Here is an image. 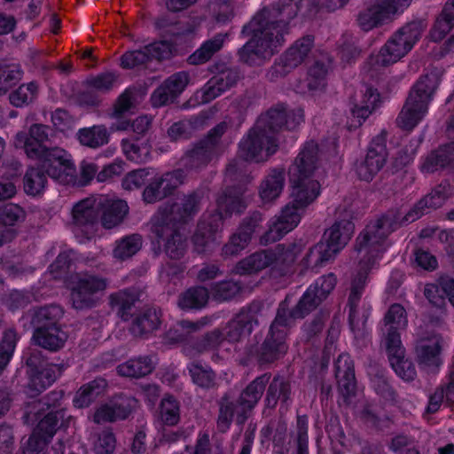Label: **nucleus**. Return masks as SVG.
Segmentation results:
<instances>
[{"mask_svg":"<svg viewBox=\"0 0 454 454\" xmlns=\"http://www.w3.org/2000/svg\"><path fill=\"white\" fill-rule=\"evenodd\" d=\"M201 196L198 192L184 195L179 202L160 206L151 219V231L158 239L153 251L155 256L163 252L168 258L181 260L187 253L189 243L180 227L188 223L199 213Z\"/></svg>","mask_w":454,"mask_h":454,"instance_id":"f257e3e1","label":"nucleus"},{"mask_svg":"<svg viewBox=\"0 0 454 454\" xmlns=\"http://www.w3.org/2000/svg\"><path fill=\"white\" fill-rule=\"evenodd\" d=\"M282 6L278 4L263 7L242 27L241 35L251 37L238 51L241 63L254 66L278 51L284 40Z\"/></svg>","mask_w":454,"mask_h":454,"instance_id":"f03ea898","label":"nucleus"},{"mask_svg":"<svg viewBox=\"0 0 454 454\" xmlns=\"http://www.w3.org/2000/svg\"><path fill=\"white\" fill-rule=\"evenodd\" d=\"M268 380L269 377L266 374L259 376L242 390L238 398L231 391H228L216 401V428L219 433H226L234 419L238 425L242 426L246 423L261 399Z\"/></svg>","mask_w":454,"mask_h":454,"instance_id":"7ed1b4c3","label":"nucleus"},{"mask_svg":"<svg viewBox=\"0 0 454 454\" xmlns=\"http://www.w3.org/2000/svg\"><path fill=\"white\" fill-rule=\"evenodd\" d=\"M35 160L37 163L28 167L23 176L26 194L33 197L41 195L48 184V177L62 184H76V169L71 160L49 161V166L43 162L44 159Z\"/></svg>","mask_w":454,"mask_h":454,"instance_id":"20e7f679","label":"nucleus"},{"mask_svg":"<svg viewBox=\"0 0 454 454\" xmlns=\"http://www.w3.org/2000/svg\"><path fill=\"white\" fill-rule=\"evenodd\" d=\"M355 230L354 223L348 219L336 221L323 234L322 240L314 246L298 264L299 275H302L313 261L315 266L329 262L348 244Z\"/></svg>","mask_w":454,"mask_h":454,"instance_id":"39448f33","label":"nucleus"},{"mask_svg":"<svg viewBox=\"0 0 454 454\" xmlns=\"http://www.w3.org/2000/svg\"><path fill=\"white\" fill-rule=\"evenodd\" d=\"M284 347V301L279 303L276 317L262 344H250L245 348L239 364L249 366L255 363L262 367L277 361Z\"/></svg>","mask_w":454,"mask_h":454,"instance_id":"423d86ee","label":"nucleus"},{"mask_svg":"<svg viewBox=\"0 0 454 454\" xmlns=\"http://www.w3.org/2000/svg\"><path fill=\"white\" fill-rule=\"evenodd\" d=\"M52 133L51 127L35 123L28 129V133L20 132L16 135V146H21L27 156L30 159H44L43 162L49 166V161L70 160L67 153L58 146H47Z\"/></svg>","mask_w":454,"mask_h":454,"instance_id":"0eeeda50","label":"nucleus"},{"mask_svg":"<svg viewBox=\"0 0 454 454\" xmlns=\"http://www.w3.org/2000/svg\"><path fill=\"white\" fill-rule=\"evenodd\" d=\"M290 201L286 205V233L294 230L301 216L320 193L318 181L309 177L289 176Z\"/></svg>","mask_w":454,"mask_h":454,"instance_id":"6e6552de","label":"nucleus"},{"mask_svg":"<svg viewBox=\"0 0 454 454\" xmlns=\"http://www.w3.org/2000/svg\"><path fill=\"white\" fill-rule=\"evenodd\" d=\"M425 28L426 25L420 20L406 23L381 48L378 62L383 67L396 63L411 50Z\"/></svg>","mask_w":454,"mask_h":454,"instance_id":"1a4fd4ad","label":"nucleus"},{"mask_svg":"<svg viewBox=\"0 0 454 454\" xmlns=\"http://www.w3.org/2000/svg\"><path fill=\"white\" fill-rule=\"evenodd\" d=\"M229 129L226 121H221L212 128L206 136L186 151L182 161L190 169L202 168L221 153L222 137Z\"/></svg>","mask_w":454,"mask_h":454,"instance_id":"9d476101","label":"nucleus"},{"mask_svg":"<svg viewBox=\"0 0 454 454\" xmlns=\"http://www.w3.org/2000/svg\"><path fill=\"white\" fill-rule=\"evenodd\" d=\"M279 148L278 138L253 126L239 144L238 155L246 162L267 161Z\"/></svg>","mask_w":454,"mask_h":454,"instance_id":"9b49d317","label":"nucleus"},{"mask_svg":"<svg viewBox=\"0 0 454 454\" xmlns=\"http://www.w3.org/2000/svg\"><path fill=\"white\" fill-rule=\"evenodd\" d=\"M412 0H382L377 4H372L361 12L357 21L364 31L391 21L395 14L402 13L407 9Z\"/></svg>","mask_w":454,"mask_h":454,"instance_id":"f8f14e48","label":"nucleus"},{"mask_svg":"<svg viewBox=\"0 0 454 454\" xmlns=\"http://www.w3.org/2000/svg\"><path fill=\"white\" fill-rule=\"evenodd\" d=\"M71 288V301L76 309H90L96 305V294L106 288V278L89 274H78Z\"/></svg>","mask_w":454,"mask_h":454,"instance_id":"ddd939ff","label":"nucleus"},{"mask_svg":"<svg viewBox=\"0 0 454 454\" xmlns=\"http://www.w3.org/2000/svg\"><path fill=\"white\" fill-rule=\"evenodd\" d=\"M335 285L336 278L334 274L329 273L324 276L320 284L316 282L307 289L297 305L290 311V317L293 318L303 317L305 315L314 310L326 299L329 294L333 290Z\"/></svg>","mask_w":454,"mask_h":454,"instance_id":"4468645a","label":"nucleus"},{"mask_svg":"<svg viewBox=\"0 0 454 454\" xmlns=\"http://www.w3.org/2000/svg\"><path fill=\"white\" fill-rule=\"evenodd\" d=\"M184 170L176 169L153 178L144 189L143 200L153 204L164 200L174 193L184 183Z\"/></svg>","mask_w":454,"mask_h":454,"instance_id":"2eb2a0df","label":"nucleus"},{"mask_svg":"<svg viewBox=\"0 0 454 454\" xmlns=\"http://www.w3.org/2000/svg\"><path fill=\"white\" fill-rule=\"evenodd\" d=\"M387 152L383 135L377 136L371 143L366 156L356 164L359 179L370 182L383 168L387 161Z\"/></svg>","mask_w":454,"mask_h":454,"instance_id":"dca6fc26","label":"nucleus"},{"mask_svg":"<svg viewBox=\"0 0 454 454\" xmlns=\"http://www.w3.org/2000/svg\"><path fill=\"white\" fill-rule=\"evenodd\" d=\"M224 219L226 217L217 207L202 215L192 237L194 248L198 253L205 252L207 245L215 239V234L222 231Z\"/></svg>","mask_w":454,"mask_h":454,"instance_id":"f3484780","label":"nucleus"},{"mask_svg":"<svg viewBox=\"0 0 454 454\" xmlns=\"http://www.w3.org/2000/svg\"><path fill=\"white\" fill-rule=\"evenodd\" d=\"M396 215L388 211L381 215L374 222H371L364 233L356 239V250L361 251L364 247L382 243L393 231V226L396 223Z\"/></svg>","mask_w":454,"mask_h":454,"instance_id":"a211bd4d","label":"nucleus"},{"mask_svg":"<svg viewBox=\"0 0 454 454\" xmlns=\"http://www.w3.org/2000/svg\"><path fill=\"white\" fill-rule=\"evenodd\" d=\"M98 199L86 198L75 203L72 208V224L90 239L97 231L99 215Z\"/></svg>","mask_w":454,"mask_h":454,"instance_id":"6ab92c4d","label":"nucleus"},{"mask_svg":"<svg viewBox=\"0 0 454 454\" xmlns=\"http://www.w3.org/2000/svg\"><path fill=\"white\" fill-rule=\"evenodd\" d=\"M190 81V75L185 71L173 74L166 79L151 96L154 107L172 104L184 90Z\"/></svg>","mask_w":454,"mask_h":454,"instance_id":"aec40b11","label":"nucleus"},{"mask_svg":"<svg viewBox=\"0 0 454 454\" xmlns=\"http://www.w3.org/2000/svg\"><path fill=\"white\" fill-rule=\"evenodd\" d=\"M137 401L131 395H120L110 403L101 405L94 413L93 421L97 424L125 419L136 409Z\"/></svg>","mask_w":454,"mask_h":454,"instance_id":"412c9836","label":"nucleus"},{"mask_svg":"<svg viewBox=\"0 0 454 454\" xmlns=\"http://www.w3.org/2000/svg\"><path fill=\"white\" fill-rule=\"evenodd\" d=\"M284 254V246L278 244L275 249H263L239 261L235 266L236 273L249 275L256 273L277 262Z\"/></svg>","mask_w":454,"mask_h":454,"instance_id":"4be33fe9","label":"nucleus"},{"mask_svg":"<svg viewBox=\"0 0 454 454\" xmlns=\"http://www.w3.org/2000/svg\"><path fill=\"white\" fill-rule=\"evenodd\" d=\"M442 338L439 335L419 339L415 346L419 364L435 372L442 364Z\"/></svg>","mask_w":454,"mask_h":454,"instance_id":"5701e85b","label":"nucleus"},{"mask_svg":"<svg viewBox=\"0 0 454 454\" xmlns=\"http://www.w3.org/2000/svg\"><path fill=\"white\" fill-rule=\"evenodd\" d=\"M319 147L314 140L308 141L289 168V176L313 178L319 160Z\"/></svg>","mask_w":454,"mask_h":454,"instance_id":"b1692460","label":"nucleus"},{"mask_svg":"<svg viewBox=\"0 0 454 454\" xmlns=\"http://www.w3.org/2000/svg\"><path fill=\"white\" fill-rule=\"evenodd\" d=\"M97 207L100 215V223L105 229H113L120 225L129 213V206L122 200H110L106 197L98 199Z\"/></svg>","mask_w":454,"mask_h":454,"instance_id":"393cba45","label":"nucleus"},{"mask_svg":"<svg viewBox=\"0 0 454 454\" xmlns=\"http://www.w3.org/2000/svg\"><path fill=\"white\" fill-rule=\"evenodd\" d=\"M161 310L153 307L144 308L132 318L130 333L137 338H148L161 324Z\"/></svg>","mask_w":454,"mask_h":454,"instance_id":"a878e982","label":"nucleus"},{"mask_svg":"<svg viewBox=\"0 0 454 454\" xmlns=\"http://www.w3.org/2000/svg\"><path fill=\"white\" fill-rule=\"evenodd\" d=\"M140 296L141 292L137 288L121 290L110 295V305L123 321H129L138 312L137 304L140 303Z\"/></svg>","mask_w":454,"mask_h":454,"instance_id":"bb28decb","label":"nucleus"},{"mask_svg":"<svg viewBox=\"0 0 454 454\" xmlns=\"http://www.w3.org/2000/svg\"><path fill=\"white\" fill-rule=\"evenodd\" d=\"M448 190L445 185L436 186L430 193L423 197L414 207L403 217L402 223H412L421 217L427 209L440 207L448 198Z\"/></svg>","mask_w":454,"mask_h":454,"instance_id":"cd10ccee","label":"nucleus"},{"mask_svg":"<svg viewBox=\"0 0 454 454\" xmlns=\"http://www.w3.org/2000/svg\"><path fill=\"white\" fill-rule=\"evenodd\" d=\"M247 190L225 188L216 199V207L228 218L232 214L241 215L247 207L243 197Z\"/></svg>","mask_w":454,"mask_h":454,"instance_id":"c85d7f7f","label":"nucleus"},{"mask_svg":"<svg viewBox=\"0 0 454 454\" xmlns=\"http://www.w3.org/2000/svg\"><path fill=\"white\" fill-rule=\"evenodd\" d=\"M64 309L57 304L36 307L33 309L30 324L34 330L60 327Z\"/></svg>","mask_w":454,"mask_h":454,"instance_id":"c756f323","label":"nucleus"},{"mask_svg":"<svg viewBox=\"0 0 454 454\" xmlns=\"http://www.w3.org/2000/svg\"><path fill=\"white\" fill-rule=\"evenodd\" d=\"M380 101V93L377 90L367 88L364 94L354 95L351 98L353 118L356 119V126H361L363 121L369 117L376 104Z\"/></svg>","mask_w":454,"mask_h":454,"instance_id":"7c9ffc66","label":"nucleus"},{"mask_svg":"<svg viewBox=\"0 0 454 454\" xmlns=\"http://www.w3.org/2000/svg\"><path fill=\"white\" fill-rule=\"evenodd\" d=\"M439 83L440 74L436 71L427 73L419 77L411 88L408 97L411 98V100H416L428 107Z\"/></svg>","mask_w":454,"mask_h":454,"instance_id":"2f4dec72","label":"nucleus"},{"mask_svg":"<svg viewBox=\"0 0 454 454\" xmlns=\"http://www.w3.org/2000/svg\"><path fill=\"white\" fill-rule=\"evenodd\" d=\"M67 340V334L62 327L43 328L34 330L32 340L36 346L56 352L61 349Z\"/></svg>","mask_w":454,"mask_h":454,"instance_id":"473e14b6","label":"nucleus"},{"mask_svg":"<svg viewBox=\"0 0 454 454\" xmlns=\"http://www.w3.org/2000/svg\"><path fill=\"white\" fill-rule=\"evenodd\" d=\"M254 126L268 134V136L278 138V136L284 128V106L278 104L268 109L265 113L261 114Z\"/></svg>","mask_w":454,"mask_h":454,"instance_id":"72a5a7b5","label":"nucleus"},{"mask_svg":"<svg viewBox=\"0 0 454 454\" xmlns=\"http://www.w3.org/2000/svg\"><path fill=\"white\" fill-rule=\"evenodd\" d=\"M454 161V142L439 146L425 159L421 169L427 173L442 170Z\"/></svg>","mask_w":454,"mask_h":454,"instance_id":"f704fd0d","label":"nucleus"},{"mask_svg":"<svg viewBox=\"0 0 454 454\" xmlns=\"http://www.w3.org/2000/svg\"><path fill=\"white\" fill-rule=\"evenodd\" d=\"M62 367V365L56 364H50L43 367V370L29 379L27 394L31 397L38 395L56 381L61 374Z\"/></svg>","mask_w":454,"mask_h":454,"instance_id":"c9c22d12","label":"nucleus"},{"mask_svg":"<svg viewBox=\"0 0 454 454\" xmlns=\"http://www.w3.org/2000/svg\"><path fill=\"white\" fill-rule=\"evenodd\" d=\"M252 179L244 161L233 159L227 164L223 179L225 188L247 190V185L252 182Z\"/></svg>","mask_w":454,"mask_h":454,"instance_id":"e433bc0d","label":"nucleus"},{"mask_svg":"<svg viewBox=\"0 0 454 454\" xmlns=\"http://www.w3.org/2000/svg\"><path fill=\"white\" fill-rule=\"evenodd\" d=\"M71 420L72 416L67 415V410L59 409L55 411H49L40 419L35 430L46 439L51 440L58 429L67 428Z\"/></svg>","mask_w":454,"mask_h":454,"instance_id":"4c0bfd02","label":"nucleus"},{"mask_svg":"<svg viewBox=\"0 0 454 454\" xmlns=\"http://www.w3.org/2000/svg\"><path fill=\"white\" fill-rule=\"evenodd\" d=\"M26 217L25 209L18 204L7 203L0 206V234L5 233L6 231L12 232L6 243L12 241L16 236L15 230L11 227L22 223Z\"/></svg>","mask_w":454,"mask_h":454,"instance_id":"58836bf2","label":"nucleus"},{"mask_svg":"<svg viewBox=\"0 0 454 454\" xmlns=\"http://www.w3.org/2000/svg\"><path fill=\"white\" fill-rule=\"evenodd\" d=\"M106 387L107 382L102 377L96 378L82 385L74 397L73 403L74 407L82 409L90 406L92 402L104 394Z\"/></svg>","mask_w":454,"mask_h":454,"instance_id":"ea45409f","label":"nucleus"},{"mask_svg":"<svg viewBox=\"0 0 454 454\" xmlns=\"http://www.w3.org/2000/svg\"><path fill=\"white\" fill-rule=\"evenodd\" d=\"M427 108L425 104H420L413 99L411 100V98L408 97L397 117L398 126L406 130L412 129L423 118Z\"/></svg>","mask_w":454,"mask_h":454,"instance_id":"a19ab883","label":"nucleus"},{"mask_svg":"<svg viewBox=\"0 0 454 454\" xmlns=\"http://www.w3.org/2000/svg\"><path fill=\"white\" fill-rule=\"evenodd\" d=\"M314 46V35H308L297 40L286 51V69H294L307 58Z\"/></svg>","mask_w":454,"mask_h":454,"instance_id":"79ce46f5","label":"nucleus"},{"mask_svg":"<svg viewBox=\"0 0 454 454\" xmlns=\"http://www.w3.org/2000/svg\"><path fill=\"white\" fill-rule=\"evenodd\" d=\"M154 369L150 356L131 358L117 366L119 375L127 378H142L150 374Z\"/></svg>","mask_w":454,"mask_h":454,"instance_id":"37998d69","label":"nucleus"},{"mask_svg":"<svg viewBox=\"0 0 454 454\" xmlns=\"http://www.w3.org/2000/svg\"><path fill=\"white\" fill-rule=\"evenodd\" d=\"M454 27V0H448L430 32L434 42L442 41Z\"/></svg>","mask_w":454,"mask_h":454,"instance_id":"c03bdc74","label":"nucleus"},{"mask_svg":"<svg viewBox=\"0 0 454 454\" xmlns=\"http://www.w3.org/2000/svg\"><path fill=\"white\" fill-rule=\"evenodd\" d=\"M208 299V290L198 286L183 292L178 297L177 304L182 309H200L207 304Z\"/></svg>","mask_w":454,"mask_h":454,"instance_id":"a18cd8bd","label":"nucleus"},{"mask_svg":"<svg viewBox=\"0 0 454 454\" xmlns=\"http://www.w3.org/2000/svg\"><path fill=\"white\" fill-rule=\"evenodd\" d=\"M77 137L82 145L96 149L108 144L110 133L106 126L94 125L79 129Z\"/></svg>","mask_w":454,"mask_h":454,"instance_id":"49530a36","label":"nucleus"},{"mask_svg":"<svg viewBox=\"0 0 454 454\" xmlns=\"http://www.w3.org/2000/svg\"><path fill=\"white\" fill-rule=\"evenodd\" d=\"M284 174L280 168H274L262 181L260 186V197L270 202L279 197L283 189Z\"/></svg>","mask_w":454,"mask_h":454,"instance_id":"de8ad7c7","label":"nucleus"},{"mask_svg":"<svg viewBox=\"0 0 454 454\" xmlns=\"http://www.w3.org/2000/svg\"><path fill=\"white\" fill-rule=\"evenodd\" d=\"M223 41L224 36L221 34L206 41L198 50L188 57V64L198 66L209 61L214 54L222 49Z\"/></svg>","mask_w":454,"mask_h":454,"instance_id":"09e8293b","label":"nucleus"},{"mask_svg":"<svg viewBox=\"0 0 454 454\" xmlns=\"http://www.w3.org/2000/svg\"><path fill=\"white\" fill-rule=\"evenodd\" d=\"M336 378L339 390L345 399L355 395L356 382L354 368L346 364L342 365L341 356L339 357L336 364Z\"/></svg>","mask_w":454,"mask_h":454,"instance_id":"8fccbe9b","label":"nucleus"},{"mask_svg":"<svg viewBox=\"0 0 454 454\" xmlns=\"http://www.w3.org/2000/svg\"><path fill=\"white\" fill-rule=\"evenodd\" d=\"M192 382L203 389H210L216 385V374L209 366L193 362L188 366Z\"/></svg>","mask_w":454,"mask_h":454,"instance_id":"3c124183","label":"nucleus"},{"mask_svg":"<svg viewBox=\"0 0 454 454\" xmlns=\"http://www.w3.org/2000/svg\"><path fill=\"white\" fill-rule=\"evenodd\" d=\"M121 146L127 158L136 162L143 161L150 153L148 140L140 139L139 137L122 139Z\"/></svg>","mask_w":454,"mask_h":454,"instance_id":"603ef678","label":"nucleus"},{"mask_svg":"<svg viewBox=\"0 0 454 454\" xmlns=\"http://www.w3.org/2000/svg\"><path fill=\"white\" fill-rule=\"evenodd\" d=\"M143 238L140 234L134 233L125 236L116 243L114 255L120 260L130 258L142 247Z\"/></svg>","mask_w":454,"mask_h":454,"instance_id":"864d4df0","label":"nucleus"},{"mask_svg":"<svg viewBox=\"0 0 454 454\" xmlns=\"http://www.w3.org/2000/svg\"><path fill=\"white\" fill-rule=\"evenodd\" d=\"M23 72L19 65L0 63V95L20 82Z\"/></svg>","mask_w":454,"mask_h":454,"instance_id":"5fc2aeb1","label":"nucleus"},{"mask_svg":"<svg viewBox=\"0 0 454 454\" xmlns=\"http://www.w3.org/2000/svg\"><path fill=\"white\" fill-rule=\"evenodd\" d=\"M423 294L429 304L439 310L441 315L446 313L447 302L446 296L442 292V277L435 283L426 284Z\"/></svg>","mask_w":454,"mask_h":454,"instance_id":"6e6d98bb","label":"nucleus"},{"mask_svg":"<svg viewBox=\"0 0 454 454\" xmlns=\"http://www.w3.org/2000/svg\"><path fill=\"white\" fill-rule=\"evenodd\" d=\"M242 288L239 282L222 281L212 286L211 294L215 301L223 302L235 298L242 291Z\"/></svg>","mask_w":454,"mask_h":454,"instance_id":"4d7b16f0","label":"nucleus"},{"mask_svg":"<svg viewBox=\"0 0 454 454\" xmlns=\"http://www.w3.org/2000/svg\"><path fill=\"white\" fill-rule=\"evenodd\" d=\"M408 323L405 309L400 303L392 304L384 317L385 329L401 330L406 327Z\"/></svg>","mask_w":454,"mask_h":454,"instance_id":"13d9d810","label":"nucleus"},{"mask_svg":"<svg viewBox=\"0 0 454 454\" xmlns=\"http://www.w3.org/2000/svg\"><path fill=\"white\" fill-rule=\"evenodd\" d=\"M37 85L34 82L21 84L9 95L10 102L15 107H22L31 103L36 97Z\"/></svg>","mask_w":454,"mask_h":454,"instance_id":"bf43d9fd","label":"nucleus"},{"mask_svg":"<svg viewBox=\"0 0 454 454\" xmlns=\"http://www.w3.org/2000/svg\"><path fill=\"white\" fill-rule=\"evenodd\" d=\"M17 343V333L9 329L4 332L2 340L0 341V374L9 364Z\"/></svg>","mask_w":454,"mask_h":454,"instance_id":"052dcab7","label":"nucleus"},{"mask_svg":"<svg viewBox=\"0 0 454 454\" xmlns=\"http://www.w3.org/2000/svg\"><path fill=\"white\" fill-rule=\"evenodd\" d=\"M154 27L163 36H180L186 32L182 23L169 15L158 17L154 20Z\"/></svg>","mask_w":454,"mask_h":454,"instance_id":"680f3d73","label":"nucleus"},{"mask_svg":"<svg viewBox=\"0 0 454 454\" xmlns=\"http://www.w3.org/2000/svg\"><path fill=\"white\" fill-rule=\"evenodd\" d=\"M22 359L25 362L29 379L51 364L48 363L43 352L37 348H27Z\"/></svg>","mask_w":454,"mask_h":454,"instance_id":"e2e57ef3","label":"nucleus"},{"mask_svg":"<svg viewBox=\"0 0 454 454\" xmlns=\"http://www.w3.org/2000/svg\"><path fill=\"white\" fill-rule=\"evenodd\" d=\"M217 73L213 76L224 92L237 85L241 79L239 68L221 65L217 67Z\"/></svg>","mask_w":454,"mask_h":454,"instance_id":"0e129e2a","label":"nucleus"},{"mask_svg":"<svg viewBox=\"0 0 454 454\" xmlns=\"http://www.w3.org/2000/svg\"><path fill=\"white\" fill-rule=\"evenodd\" d=\"M390 364L395 373L406 381H412L416 375V368L411 360L405 357V353L389 358Z\"/></svg>","mask_w":454,"mask_h":454,"instance_id":"69168bd1","label":"nucleus"},{"mask_svg":"<svg viewBox=\"0 0 454 454\" xmlns=\"http://www.w3.org/2000/svg\"><path fill=\"white\" fill-rule=\"evenodd\" d=\"M224 340V333L220 329H215L198 339L192 347L198 353H203L217 348Z\"/></svg>","mask_w":454,"mask_h":454,"instance_id":"338daca9","label":"nucleus"},{"mask_svg":"<svg viewBox=\"0 0 454 454\" xmlns=\"http://www.w3.org/2000/svg\"><path fill=\"white\" fill-rule=\"evenodd\" d=\"M284 236V209H281L278 215L273 217L269 225V230L260 238L262 246L280 240Z\"/></svg>","mask_w":454,"mask_h":454,"instance_id":"774afa93","label":"nucleus"}]
</instances>
